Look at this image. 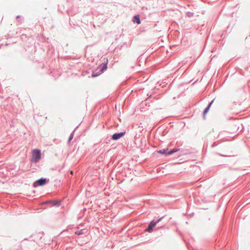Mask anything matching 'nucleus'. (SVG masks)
Here are the masks:
<instances>
[{
	"label": "nucleus",
	"instance_id": "f257e3e1",
	"mask_svg": "<svg viewBox=\"0 0 250 250\" xmlns=\"http://www.w3.org/2000/svg\"><path fill=\"white\" fill-rule=\"evenodd\" d=\"M107 64L108 60L106 59V61L101 64L99 70H95L94 71H93L91 74L92 77H97L103 73L105 70H106L107 68Z\"/></svg>",
	"mask_w": 250,
	"mask_h": 250
},
{
	"label": "nucleus",
	"instance_id": "f03ea898",
	"mask_svg": "<svg viewBox=\"0 0 250 250\" xmlns=\"http://www.w3.org/2000/svg\"><path fill=\"white\" fill-rule=\"evenodd\" d=\"M41 151L38 149H35L32 151L31 162L32 163H38L41 158Z\"/></svg>",
	"mask_w": 250,
	"mask_h": 250
},
{
	"label": "nucleus",
	"instance_id": "7ed1b4c3",
	"mask_svg": "<svg viewBox=\"0 0 250 250\" xmlns=\"http://www.w3.org/2000/svg\"><path fill=\"white\" fill-rule=\"evenodd\" d=\"M180 149L179 148H173L168 150V149L166 148L163 149H160L158 150L157 152L159 154H164L166 156H169L172 155L175 152L180 151Z\"/></svg>",
	"mask_w": 250,
	"mask_h": 250
},
{
	"label": "nucleus",
	"instance_id": "20e7f679",
	"mask_svg": "<svg viewBox=\"0 0 250 250\" xmlns=\"http://www.w3.org/2000/svg\"><path fill=\"white\" fill-rule=\"evenodd\" d=\"M49 182V179L47 178H41L36 180L33 183V187L36 188L39 186H43Z\"/></svg>",
	"mask_w": 250,
	"mask_h": 250
},
{
	"label": "nucleus",
	"instance_id": "39448f33",
	"mask_svg": "<svg viewBox=\"0 0 250 250\" xmlns=\"http://www.w3.org/2000/svg\"><path fill=\"white\" fill-rule=\"evenodd\" d=\"M125 132L115 133L111 136V139L113 140H118L123 137L125 135Z\"/></svg>",
	"mask_w": 250,
	"mask_h": 250
},
{
	"label": "nucleus",
	"instance_id": "423d86ee",
	"mask_svg": "<svg viewBox=\"0 0 250 250\" xmlns=\"http://www.w3.org/2000/svg\"><path fill=\"white\" fill-rule=\"evenodd\" d=\"M157 225V222H155V221H151L148 224V227L146 229L145 231L146 232H148L151 233L153 230V228H154Z\"/></svg>",
	"mask_w": 250,
	"mask_h": 250
},
{
	"label": "nucleus",
	"instance_id": "0eeeda50",
	"mask_svg": "<svg viewBox=\"0 0 250 250\" xmlns=\"http://www.w3.org/2000/svg\"><path fill=\"white\" fill-rule=\"evenodd\" d=\"M214 99L212 100L210 103H209V104L208 105V106L205 108V109H204V110L203 111V118H204V119L206 118V114L209 111V110L211 105L214 102Z\"/></svg>",
	"mask_w": 250,
	"mask_h": 250
},
{
	"label": "nucleus",
	"instance_id": "6e6552de",
	"mask_svg": "<svg viewBox=\"0 0 250 250\" xmlns=\"http://www.w3.org/2000/svg\"><path fill=\"white\" fill-rule=\"evenodd\" d=\"M132 21L134 23H136L138 24H140L141 23V21L140 20V16L139 15L134 16L132 19Z\"/></svg>",
	"mask_w": 250,
	"mask_h": 250
},
{
	"label": "nucleus",
	"instance_id": "1a4fd4ad",
	"mask_svg": "<svg viewBox=\"0 0 250 250\" xmlns=\"http://www.w3.org/2000/svg\"><path fill=\"white\" fill-rule=\"evenodd\" d=\"M78 127V126H77L76 127V128L71 132V133L70 134L69 138H68V141H67V143H69L73 139V136H74V133H75V131L76 130V129Z\"/></svg>",
	"mask_w": 250,
	"mask_h": 250
},
{
	"label": "nucleus",
	"instance_id": "9d476101",
	"mask_svg": "<svg viewBox=\"0 0 250 250\" xmlns=\"http://www.w3.org/2000/svg\"><path fill=\"white\" fill-rule=\"evenodd\" d=\"M61 202L60 201L57 200H52V204L53 206H56L57 207H59L61 205Z\"/></svg>",
	"mask_w": 250,
	"mask_h": 250
},
{
	"label": "nucleus",
	"instance_id": "9b49d317",
	"mask_svg": "<svg viewBox=\"0 0 250 250\" xmlns=\"http://www.w3.org/2000/svg\"><path fill=\"white\" fill-rule=\"evenodd\" d=\"M84 233L83 229H81L79 230H77L75 232V234L77 235H81Z\"/></svg>",
	"mask_w": 250,
	"mask_h": 250
},
{
	"label": "nucleus",
	"instance_id": "f8f14e48",
	"mask_svg": "<svg viewBox=\"0 0 250 250\" xmlns=\"http://www.w3.org/2000/svg\"><path fill=\"white\" fill-rule=\"evenodd\" d=\"M188 153V152H186L185 151H184V150H181L180 151V154L179 155V156H181V155H186V154H187Z\"/></svg>",
	"mask_w": 250,
	"mask_h": 250
},
{
	"label": "nucleus",
	"instance_id": "ddd939ff",
	"mask_svg": "<svg viewBox=\"0 0 250 250\" xmlns=\"http://www.w3.org/2000/svg\"><path fill=\"white\" fill-rule=\"evenodd\" d=\"M187 15L188 17L190 18L193 16V13L188 12L187 14Z\"/></svg>",
	"mask_w": 250,
	"mask_h": 250
},
{
	"label": "nucleus",
	"instance_id": "4468645a",
	"mask_svg": "<svg viewBox=\"0 0 250 250\" xmlns=\"http://www.w3.org/2000/svg\"><path fill=\"white\" fill-rule=\"evenodd\" d=\"M218 145V144L217 143V142H214L212 145H211V147H214L216 146H217V145Z\"/></svg>",
	"mask_w": 250,
	"mask_h": 250
},
{
	"label": "nucleus",
	"instance_id": "2eb2a0df",
	"mask_svg": "<svg viewBox=\"0 0 250 250\" xmlns=\"http://www.w3.org/2000/svg\"><path fill=\"white\" fill-rule=\"evenodd\" d=\"M164 218V216H162L161 217V218H160L159 219H158L157 221H155V222H157V224L160 222L161 221L162 219Z\"/></svg>",
	"mask_w": 250,
	"mask_h": 250
},
{
	"label": "nucleus",
	"instance_id": "dca6fc26",
	"mask_svg": "<svg viewBox=\"0 0 250 250\" xmlns=\"http://www.w3.org/2000/svg\"><path fill=\"white\" fill-rule=\"evenodd\" d=\"M45 204H52V200H47L44 202Z\"/></svg>",
	"mask_w": 250,
	"mask_h": 250
},
{
	"label": "nucleus",
	"instance_id": "f3484780",
	"mask_svg": "<svg viewBox=\"0 0 250 250\" xmlns=\"http://www.w3.org/2000/svg\"><path fill=\"white\" fill-rule=\"evenodd\" d=\"M217 154H218L219 155H220L221 156H223V157H229V155H223V154H220V153H217Z\"/></svg>",
	"mask_w": 250,
	"mask_h": 250
},
{
	"label": "nucleus",
	"instance_id": "a211bd4d",
	"mask_svg": "<svg viewBox=\"0 0 250 250\" xmlns=\"http://www.w3.org/2000/svg\"><path fill=\"white\" fill-rule=\"evenodd\" d=\"M20 18V15H18L17 17H16V19H19Z\"/></svg>",
	"mask_w": 250,
	"mask_h": 250
},
{
	"label": "nucleus",
	"instance_id": "6ab92c4d",
	"mask_svg": "<svg viewBox=\"0 0 250 250\" xmlns=\"http://www.w3.org/2000/svg\"><path fill=\"white\" fill-rule=\"evenodd\" d=\"M71 174H73V171L72 170L71 171Z\"/></svg>",
	"mask_w": 250,
	"mask_h": 250
}]
</instances>
